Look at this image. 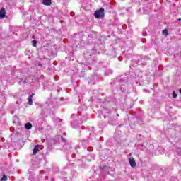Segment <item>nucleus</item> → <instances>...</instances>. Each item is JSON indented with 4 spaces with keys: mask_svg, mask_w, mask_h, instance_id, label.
<instances>
[{
    "mask_svg": "<svg viewBox=\"0 0 181 181\" xmlns=\"http://www.w3.org/2000/svg\"><path fill=\"white\" fill-rule=\"evenodd\" d=\"M25 129H32V124L30 122H28L25 125Z\"/></svg>",
    "mask_w": 181,
    "mask_h": 181,
    "instance_id": "nucleus-7",
    "label": "nucleus"
},
{
    "mask_svg": "<svg viewBox=\"0 0 181 181\" xmlns=\"http://www.w3.org/2000/svg\"><path fill=\"white\" fill-rule=\"evenodd\" d=\"M43 5L50 6L52 5V0H42Z\"/></svg>",
    "mask_w": 181,
    "mask_h": 181,
    "instance_id": "nucleus-5",
    "label": "nucleus"
},
{
    "mask_svg": "<svg viewBox=\"0 0 181 181\" xmlns=\"http://www.w3.org/2000/svg\"><path fill=\"white\" fill-rule=\"evenodd\" d=\"M1 181H6L8 180V177L5 175V174L3 175V177L1 179Z\"/></svg>",
    "mask_w": 181,
    "mask_h": 181,
    "instance_id": "nucleus-9",
    "label": "nucleus"
},
{
    "mask_svg": "<svg viewBox=\"0 0 181 181\" xmlns=\"http://www.w3.org/2000/svg\"><path fill=\"white\" fill-rule=\"evenodd\" d=\"M178 153H179V155H180V156H181V148H179V150H178Z\"/></svg>",
    "mask_w": 181,
    "mask_h": 181,
    "instance_id": "nucleus-12",
    "label": "nucleus"
},
{
    "mask_svg": "<svg viewBox=\"0 0 181 181\" xmlns=\"http://www.w3.org/2000/svg\"><path fill=\"white\" fill-rule=\"evenodd\" d=\"M129 163L132 168L136 167V163L135 162V159L133 157L129 158Z\"/></svg>",
    "mask_w": 181,
    "mask_h": 181,
    "instance_id": "nucleus-3",
    "label": "nucleus"
},
{
    "mask_svg": "<svg viewBox=\"0 0 181 181\" xmlns=\"http://www.w3.org/2000/svg\"><path fill=\"white\" fill-rule=\"evenodd\" d=\"M6 16V10H5V8H1L0 10V19H5Z\"/></svg>",
    "mask_w": 181,
    "mask_h": 181,
    "instance_id": "nucleus-2",
    "label": "nucleus"
},
{
    "mask_svg": "<svg viewBox=\"0 0 181 181\" xmlns=\"http://www.w3.org/2000/svg\"><path fill=\"white\" fill-rule=\"evenodd\" d=\"M94 16L96 19L104 18V8H100L99 10H96L94 13Z\"/></svg>",
    "mask_w": 181,
    "mask_h": 181,
    "instance_id": "nucleus-1",
    "label": "nucleus"
},
{
    "mask_svg": "<svg viewBox=\"0 0 181 181\" xmlns=\"http://www.w3.org/2000/svg\"><path fill=\"white\" fill-rule=\"evenodd\" d=\"M35 96V93H32L28 98V104L30 105H33V100H32V98H33V97Z\"/></svg>",
    "mask_w": 181,
    "mask_h": 181,
    "instance_id": "nucleus-4",
    "label": "nucleus"
},
{
    "mask_svg": "<svg viewBox=\"0 0 181 181\" xmlns=\"http://www.w3.org/2000/svg\"><path fill=\"white\" fill-rule=\"evenodd\" d=\"M117 116L119 117V115L117 114Z\"/></svg>",
    "mask_w": 181,
    "mask_h": 181,
    "instance_id": "nucleus-15",
    "label": "nucleus"
},
{
    "mask_svg": "<svg viewBox=\"0 0 181 181\" xmlns=\"http://www.w3.org/2000/svg\"><path fill=\"white\" fill-rule=\"evenodd\" d=\"M37 152H39V145H35L34 146L33 154L36 155V153H37Z\"/></svg>",
    "mask_w": 181,
    "mask_h": 181,
    "instance_id": "nucleus-6",
    "label": "nucleus"
},
{
    "mask_svg": "<svg viewBox=\"0 0 181 181\" xmlns=\"http://www.w3.org/2000/svg\"><path fill=\"white\" fill-rule=\"evenodd\" d=\"M173 98H176V97H177V94H176V92L175 91L173 92Z\"/></svg>",
    "mask_w": 181,
    "mask_h": 181,
    "instance_id": "nucleus-11",
    "label": "nucleus"
},
{
    "mask_svg": "<svg viewBox=\"0 0 181 181\" xmlns=\"http://www.w3.org/2000/svg\"><path fill=\"white\" fill-rule=\"evenodd\" d=\"M179 92L180 93V94H181V88L179 90Z\"/></svg>",
    "mask_w": 181,
    "mask_h": 181,
    "instance_id": "nucleus-14",
    "label": "nucleus"
},
{
    "mask_svg": "<svg viewBox=\"0 0 181 181\" xmlns=\"http://www.w3.org/2000/svg\"><path fill=\"white\" fill-rule=\"evenodd\" d=\"M31 42L33 43V47H37V41H36V40H33Z\"/></svg>",
    "mask_w": 181,
    "mask_h": 181,
    "instance_id": "nucleus-8",
    "label": "nucleus"
},
{
    "mask_svg": "<svg viewBox=\"0 0 181 181\" xmlns=\"http://www.w3.org/2000/svg\"><path fill=\"white\" fill-rule=\"evenodd\" d=\"M177 21H178V22H180L181 18H178Z\"/></svg>",
    "mask_w": 181,
    "mask_h": 181,
    "instance_id": "nucleus-13",
    "label": "nucleus"
},
{
    "mask_svg": "<svg viewBox=\"0 0 181 181\" xmlns=\"http://www.w3.org/2000/svg\"><path fill=\"white\" fill-rule=\"evenodd\" d=\"M163 35L165 36H168L169 35V33L168 32V30H163Z\"/></svg>",
    "mask_w": 181,
    "mask_h": 181,
    "instance_id": "nucleus-10",
    "label": "nucleus"
}]
</instances>
